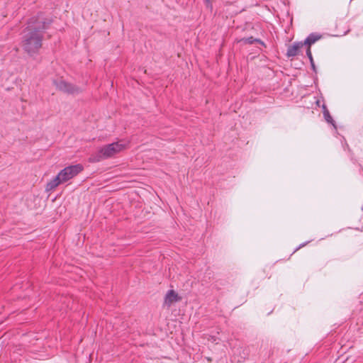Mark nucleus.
Segmentation results:
<instances>
[{
    "instance_id": "1a4fd4ad",
    "label": "nucleus",
    "mask_w": 363,
    "mask_h": 363,
    "mask_svg": "<svg viewBox=\"0 0 363 363\" xmlns=\"http://www.w3.org/2000/svg\"><path fill=\"white\" fill-rule=\"evenodd\" d=\"M242 40L245 43H248V44H253L255 42H257V43L263 44V43L260 40L254 38L252 37L244 38Z\"/></svg>"
},
{
    "instance_id": "20e7f679",
    "label": "nucleus",
    "mask_w": 363,
    "mask_h": 363,
    "mask_svg": "<svg viewBox=\"0 0 363 363\" xmlns=\"http://www.w3.org/2000/svg\"><path fill=\"white\" fill-rule=\"evenodd\" d=\"M55 84L56 87L59 90L62 91L65 93L74 94L78 93L79 91V89L77 87H76L75 86L72 85V84H69L62 79L55 81Z\"/></svg>"
},
{
    "instance_id": "7ed1b4c3",
    "label": "nucleus",
    "mask_w": 363,
    "mask_h": 363,
    "mask_svg": "<svg viewBox=\"0 0 363 363\" xmlns=\"http://www.w3.org/2000/svg\"><path fill=\"white\" fill-rule=\"evenodd\" d=\"M83 169L80 164L71 165L62 169L52 182H67L77 175Z\"/></svg>"
},
{
    "instance_id": "f257e3e1",
    "label": "nucleus",
    "mask_w": 363,
    "mask_h": 363,
    "mask_svg": "<svg viewBox=\"0 0 363 363\" xmlns=\"http://www.w3.org/2000/svg\"><path fill=\"white\" fill-rule=\"evenodd\" d=\"M51 22L42 13L30 19L22 38V47L28 54L32 55L38 52L42 46L43 33Z\"/></svg>"
},
{
    "instance_id": "f8f14e48",
    "label": "nucleus",
    "mask_w": 363,
    "mask_h": 363,
    "mask_svg": "<svg viewBox=\"0 0 363 363\" xmlns=\"http://www.w3.org/2000/svg\"><path fill=\"white\" fill-rule=\"evenodd\" d=\"M206 4L207 6H211V0H203Z\"/></svg>"
},
{
    "instance_id": "6e6552de",
    "label": "nucleus",
    "mask_w": 363,
    "mask_h": 363,
    "mask_svg": "<svg viewBox=\"0 0 363 363\" xmlns=\"http://www.w3.org/2000/svg\"><path fill=\"white\" fill-rule=\"evenodd\" d=\"M323 116H324V118H325V120L328 123H330L332 124L334 127H335V121H333L332 116H330V113H329V111L327 109L326 106H323Z\"/></svg>"
},
{
    "instance_id": "ddd939ff",
    "label": "nucleus",
    "mask_w": 363,
    "mask_h": 363,
    "mask_svg": "<svg viewBox=\"0 0 363 363\" xmlns=\"http://www.w3.org/2000/svg\"><path fill=\"white\" fill-rule=\"evenodd\" d=\"M311 67H312L313 69L315 70V65H314L313 61V64H311Z\"/></svg>"
},
{
    "instance_id": "9b49d317",
    "label": "nucleus",
    "mask_w": 363,
    "mask_h": 363,
    "mask_svg": "<svg viewBox=\"0 0 363 363\" xmlns=\"http://www.w3.org/2000/svg\"><path fill=\"white\" fill-rule=\"evenodd\" d=\"M60 183H48L46 189L50 190L53 188H55Z\"/></svg>"
},
{
    "instance_id": "f03ea898",
    "label": "nucleus",
    "mask_w": 363,
    "mask_h": 363,
    "mask_svg": "<svg viewBox=\"0 0 363 363\" xmlns=\"http://www.w3.org/2000/svg\"><path fill=\"white\" fill-rule=\"evenodd\" d=\"M125 145L121 143L116 142L101 147L96 152L94 160L100 161L113 157L125 149Z\"/></svg>"
},
{
    "instance_id": "423d86ee",
    "label": "nucleus",
    "mask_w": 363,
    "mask_h": 363,
    "mask_svg": "<svg viewBox=\"0 0 363 363\" xmlns=\"http://www.w3.org/2000/svg\"><path fill=\"white\" fill-rule=\"evenodd\" d=\"M178 294L173 290H170L166 294L164 298V304L169 307L173 303L179 301Z\"/></svg>"
},
{
    "instance_id": "39448f33",
    "label": "nucleus",
    "mask_w": 363,
    "mask_h": 363,
    "mask_svg": "<svg viewBox=\"0 0 363 363\" xmlns=\"http://www.w3.org/2000/svg\"><path fill=\"white\" fill-rule=\"evenodd\" d=\"M303 46V42H296L294 44L289 45L287 48L286 55L287 57H295L298 55L301 48Z\"/></svg>"
},
{
    "instance_id": "9d476101",
    "label": "nucleus",
    "mask_w": 363,
    "mask_h": 363,
    "mask_svg": "<svg viewBox=\"0 0 363 363\" xmlns=\"http://www.w3.org/2000/svg\"><path fill=\"white\" fill-rule=\"evenodd\" d=\"M306 55L308 57L309 60H310V62H311V64H313V56H312V54H311V48H307V50H306Z\"/></svg>"
},
{
    "instance_id": "0eeeda50",
    "label": "nucleus",
    "mask_w": 363,
    "mask_h": 363,
    "mask_svg": "<svg viewBox=\"0 0 363 363\" xmlns=\"http://www.w3.org/2000/svg\"><path fill=\"white\" fill-rule=\"evenodd\" d=\"M320 38V35L311 33L306 38L304 42H303V45H308V48H310V46L318 40Z\"/></svg>"
}]
</instances>
